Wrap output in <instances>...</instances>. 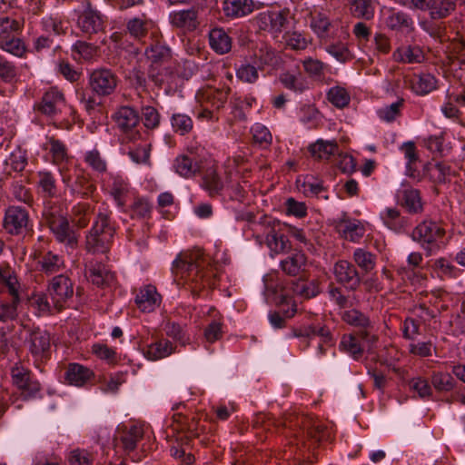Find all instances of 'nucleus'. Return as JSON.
I'll use <instances>...</instances> for the list:
<instances>
[{
	"label": "nucleus",
	"mask_w": 465,
	"mask_h": 465,
	"mask_svg": "<svg viewBox=\"0 0 465 465\" xmlns=\"http://www.w3.org/2000/svg\"><path fill=\"white\" fill-rule=\"evenodd\" d=\"M174 349L172 341L163 338L148 344L143 353L148 360L158 361L170 356Z\"/></svg>",
	"instance_id": "obj_28"
},
{
	"label": "nucleus",
	"mask_w": 465,
	"mask_h": 465,
	"mask_svg": "<svg viewBox=\"0 0 465 465\" xmlns=\"http://www.w3.org/2000/svg\"><path fill=\"white\" fill-rule=\"evenodd\" d=\"M401 150L403 153L404 157L406 159V175L420 181L421 175L417 169V163L419 158L414 143H404L401 147Z\"/></svg>",
	"instance_id": "obj_32"
},
{
	"label": "nucleus",
	"mask_w": 465,
	"mask_h": 465,
	"mask_svg": "<svg viewBox=\"0 0 465 465\" xmlns=\"http://www.w3.org/2000/svg\"><path fill=\"white\" fill-rule=\"evenodd\" d=\"M145 55L153 64H162L171 58V50L163 45H154L145 50Z\"/></svg>",
	"instance_id": "obj_56"
},
{
	"label": "nucleus",
	"mask_w": 465,
	"mask_h": 465,
	"mask_svg": "<svg viewBox=\"0 0 465 465\" xmlns=\"http://www.w3.org/2000/svg\"><path fill=\"white\" fill-rule=\"evenodd\" d=\"M211 47L218 54H225L232 48V40L228 34L222 28H214L209 34Z\"/></svg>",
	"instance_id": "obj_35"
},
{
	"label": "nucleus",
	"mask_w": 465,
	"mask_h": 465,
	"mask_svg": "<svg viewBox=\"0 0 465 465\" xmlns=\"http://www.w3.org/2000/svg\"><path fill=\"white\" fill-rule=\"evenodd\" d=\"M37 188L45 198H53L57 195L56 179L50 171L37 173Z\"/></svg>",
	"instance_id": "obj_34"
},
{
	"label": "nucleus",
	"mask_w": 465,
	"mask_h": 465,
	"mask_svg": "<svg viewBox=\"0 0 465 465\" xmlns=\"http://www.w3.org/2000/svg\"><path fill=\"white\" fill-rule=\"evenodd\" d=\"M30 306L33 307L38 315H45L52 313L55 310L53 306V302H49L46 294L37 293L34 294L29 299Z\"/></svg>",
	"instance_id": "obj_57"
},
{
	"label": "nucleus",
	"mask_w": 465,
	"mask_h": 465,
	"mask_svg": "<svg viewBox=\"0 0 465 465\" xmlns=\"http://www.w3.org/2000/svg\"><path fill=\"white\" fill-rule=\"evenodd\" d=\"M315 336H319L327 346L333 344L330 330L325 325H321L320 323H312L299 329H293L289 335V337H295L305 341Z\"/></svg>",
	"instance_id": "obj_22"
},
{
	"label": "nucleus",
	"mask_w": 465,
	"mask_h": 465,
	"mask_svg": "<svg viewBox=\"0 0 465 465\" xmlns=\"http://www.w3.org/2000/svg\"><path fill=\"white\" fill-rule=\"evenodd\" d=\"M397 203L404 207L409 213H418L422 210L420 192L403 184L396 193Z\"/></svg>",
	"instance_id": "obj_21"
},
{
	"label": "nucleus",
	"mask_w": 465,
	"mask_h": 465,
	"mask_svg": "<svg viewBox=\"0 0 465 465\" xmlns=\"http://www.w3.org/2000/svg\"><path fill=\"white\" fill-rule=\"evenodd\" d=\"M78 25L85 34H97L104 29V19L99 12L88 7L79 16Z\"/></svg>",
	"instance_id": "obj_26"
},
{
	"label": "nucleus",
	"mask_w": 465,
	"mask_h": 465,
	"mask_svg": "<svg viewBox=\"0 0 465 465\" xmlns=\"http://www.w3.org/2000/svg\"><path fill=\"white\" fill-rule=\"evenodd\" d=\"M144 434V426L140 423H132L119 427L116 430L114 440L122 443L125 451L134 450L137 443L142 440Z\"/></svg>",
	"instance_id": "obj_16"
},
{
	"label": "nucleus",
	"mask_w": 465,
	"mask_h": 465,
	"mask_svg": "<svg viewBox=\"0 0 465 465\" xmlns=\"http://www.w3.org/2000/svg\"><path fill=\"white\" fill-rule=\"evenodd\" d=\"M89 279L97 286L110 285L114 281V274L102 262H91L89 266Z\"/></svg>",
	"instance_id": "obj_30"
},
{
	"label": "nucleus",
	"mask_w": 465,
	"mask_h": 465,
	"mask_svg": "<svg viewBox=\"0 0 465 465\" xmlns=\"http://www.w3.org/2000/svg\"><path fill=\"white\" fill-rule=\"evenodd\" d=\"M21 285L15 272L0 264V322L14 321L18 316Z\"/></svg>",
	"instance_id": "obj_2"
},
{
	"label": "nucleus",
	"mask_w": 465,
	"mask_h": 465,
	"mask_svg": "<svg viewBox=\"0 0 465 465\" xmlns=\"http://www.w3.org/2000/svg\"><path fill=\"white\" fill-rule=\"evenodd\" d=\"M43 148L49 152L52 157V163L55 165L63 166L70 159L68 148L65 143L54 138V136H47Z\"/></svg>",
	"instance_id": "obj_27"
},
{
	"label": "nucleus",
	"mask_w": 465,
	"mask_h": 465,
	"mask_svg": "<svg viewBox=\"0 0 465 465\" xmlns=\"http://www.w3.org/2000/svg\"><path fill=\"white\" fill-rule=\"evenodd\" d=\"M152 209L153 205L147 199L136 198L131 205V217L138 219L149 218Z\"/></svg>",
	"instance_id": "obj_58"
},
{
	"label": "nucleus",
	"mask_w": 465,
	"mask_h": 465,
	"mask_svg": "<svg viewBox=\"0 0 465 465\" xmlns=\"http://www.w3.org/2000/svg\"><path fill=\"white\" fill-rule=\"evenodd\" d=\"M92 377L93 371L79 363H70L65 371L67 382L74 386L84 385Z\"/></svg>",
	"instance_id": "obj_31"
},
{
	"label": "nucleus",
	"mask_w": 465,
	"mask_h": 465,
	"mask_svg": "<svg viewBox=\"0 0 465 465\" xmlns=\"http://www.w3.org/2000/svg\"><path fill=\"white\" fill-rule=\"evenodd\" d=\"M292 291L303 298L310 299L318 295L321 292L315 281L299 280L292 284Z\"/></svg>",
	"instance_id": "obj_52"
},
{
	"label": "nucleus",
	"mask_w": 465,
	"mask_h": 465,
	"mask_svg": "<svg viewBox=\"0 0 465 465\" xmlns=\"http://www.w3.org/2000/svg\"><path fill=\"white\" fill-rule=\"evenodd\" d=\"M89 84L96 94L110 95L116 88L117 77L111 70L101 68L94 70L90 74Z\"/></svg>",
	"instance_id": "obj_14"
},
{
	"label": "nucleus",
	"mask_w": 465,
	"mask_h": 465,
	"mask_svg": "<svg viewBox=\"0 0 465 465\" xmlns=\"http://www.w3.org/2000/svg\"><path fill=\"white\" fill-rule=\"evenodd\" d=\"M306 266V256L301 252H295L281 262L282 271L290 275H297Z\"/></svg>",
	"instance_id": "obj_36"
},
{
	"label": "nucleus",
	"mask_w": 465,
	"mask_h": 465,
	"mask_svg": "<svg viewBox=\"0 0 465 465\" xmlns=\"http://www.w3.org/2000/svg\"><path fill=\"white\" fill-rule=\"evenodd\" d=\"M43 215L56 241L64 244L67 248L74 249L78 241L77 234L71 228L69 221L60 206L49 203L45 207Z\"/></svg>",
	"instance_id": "obj_3"
},
{
	"label": "nucleus",
	"mask_w": 465,
	"mask_h": 465,
	"mask_svg": "<svg viewBox=\"0 0 465 465\" xmlns=\"http://www.w3.org/2000/svg\"><path fill=\"white\" fill-rule=\"evenodd\" d=\"M113 118L127 140L135 142L142 139V134L136 130L140 117L134 108L122 106L114 113Z\"/></svg>",
	"instance_id": "obj_11"
},
{
	"label": "nucleus",
	"mask_w": 465,
	"mask_h": 465,
	"mask_svg": "<svg viewBox=\"0 0 465 465\" xmlns=\"http://www.w3.org/2000/svg\"><path fill=\"white\" fill-rule=\"evenodd\" d=\"M264 292L266 295H272V300L279 306H289L288 309L282 308L283 316L280 312H273L269 313V322L274 329L283 328L285 325V319L291 318L296 312L295 304L292 302V297L289 292L281 285L274 284L273 275H265L263 277Z\"/></svg>",
	"instance_id": "obj_5"
},
{
	"label": "nucleus",
	"mask_w": 465,
	"mask_h": 465,
	"mask_svg": "<svg viewBox=\"0 0 465 465\" xmlns=\"http://www.w3.org/2000/svg\"><path fill=\"white\" fill-rule=\"evenodd\" d=\"M107 210H100L93 227L85 238L86 250L93 253H105L112 243L114 229L108 222Z\"/></svg>",
	"instance_id": "obj_4"
},
{
	"label": "nucleus",
	"mask_w": 465,
	"mask_h": 465,
	"mask_svg": "<svg viewBox=\"0 0 465 465\" xmlns=\"http://www.w3.org/2000/svg\"><path fill=\"white\" fill-rule=\"evenodd\" d=\"M384 224L391 230L400 232L407 225V221L396 208H386L381 213Z\"/></svg>",
	"instance_id": "obj_42"
},
{
	"label": "nucleus",
	"mask_w": 465,
	"mask_h": 465,
	"mask_svg": "<svg viewBox=\"0 0 465 465\" xmlns=\"http://www.w3.org/2000/svg\"><path fill=\"white\" fill-rule=\"evenodd\" d=\"M426 172L434 183H446L451 175L450 165L444 163H430L426 166Z\"/></svg>",
	"instance_id": "obj_50"
},
{
	"label": "nucleus",
	"mask_w": 465,
	"mask_h": 465,
	"mask_svg": "<svg viewBox=\"0 0 465 465\" xmlns=\"http://www.w3.org/2000/svg\"><path fill=\"white\" fill-rule=\"evenodd\" d=\"M256 59L245 61L236 70V75L239 80L244 83L252 84L259 78V70Z\"/></svg>",
	"instance_id": "obj_48"
},
{
	"label": "nucleus",
	"mask_w": 465,
	"mask_h": 465,
	"mask_svg": "<svg viewBox=\"0 0 465 465\" xmlns=\"http://www.w3.org/2000/svg\"><path fill=\"white\" fill-rule=\"evenodd\" d=\"M30 219L28 212L20 206H9L5 213L3 227L7 233L19 235L29 229Z\"/></svg>",
	"instance_id": "obj_12"
},
{
	"label": "nucleus",
	"mask_w": 465,
	"mask_h": 465,
	"mask_svg": "<svg viewBox=\"0 0 465 465\" xmlns=\"http://www.w3.org/2000/svg\"><path fill=\"white\" fill-rule=\"evenodd\" d=\"M393 57L398 62L413 64L421 63L424 60L422 50L419 46H403L398 48Z\"/></svg>",
	"instance_id": "obj_41"
},
{
	"label": "nucleus",
	"mask_w": 465,
	"mask_h": 465,
	"mask_svg": "<svg viewBox=\"0 0 465 465\" xmlns=\"http://www.w3.org/2000/svg\"><path fill=\"white\" fill-rule=\"evenodd\" d=\"M251 133L254 143L262 147H267L271 144L272 136L269 129L262 124H254L251 128Z\"/></svg>",
	"instance_id": "obj_60"
},
{
	"label": "nucleus",
	"mask_w": 465,
	"mask_h": 465,
	"mask_svg": "<svg viewBox=\"0 0 465 465\" xmlns=\"http://www.w3.org/2000/svg\"><path fill=\"white\" fill-rule=\"evenodd\" d=\"M170 19L173 25L188 31L194 30L198 25L197 13L194 9L173 12Z\"/></svg>",
	"instance_id": "obj_33"
},
{
	"label": "nucleus",
	"mask_w": 465,
	"mask_h": 465,
	"mask_svg": "<svg viewBox=\"0 0 465 465\" xmlns=\"http://www.w3.org/2000/svg\"><path fill=\"white\" fill-rule=\"evenodd\" d=\"M375 340V336L371 335L368 331H360L357 333L342 335L339 348L342 352L358 360L366 349L371 348Z\"/></svg>",
	"instance_id": "obj_9"
},
{
	"label": "nucleus",
	"mask_w": 465,
	"mask_h": 465,
	"mask_svg": "<svg viewBox=\"0 0 465 465\" xmlns=\"http://www.w3.org/2000/svg\"><path fill=\"white\" fill-rule=\"evenodd\" d=\"M173 168L179 175L184 178L193 177L200 171L197 162H193L186 155L178 156L174 161Z\"/></svg>",
	"instance_id": "obj_46"
},
{
	"label": "nucleus",
	"mask_w": 465,
	"mask_h": 465,
	"mask_svg": "<svg viewBox=\"0 0 465 465\" xmlns=\"http://www.w3.org/2000/svg\"><path fill=\"white\" fill-rule=\"evenodd\" d=\"M384 24L393 31L409 32L413 29V20L410 15L395 8H387L384 12Z\"/></svg>",
	"instance_id": "obj_20"
},
{
	"label": "nucleus",
	"mask_w": 465,
	"mask_h": 465,
	"mask_svg": "<svg viewBox=\"0 0 465 465\" xmlns=\"http://www.w3.org/2000/svg\"><path fill=\"white\" fill-rule=\"evenodd\" d=\"M203 187L212 197L221 193L223 183L214 167H210L204 172L203 175Z\"/></svg>",
	"instance_id": "obj_40"
},
{
	"label": "nucleus",
	"mask_w": 465,
	"mask_h": 465,
	"mask_svg": "<svg viewBox=\"0 0 465 465\" xmlns=\"http://www.w3.org/2000/svg\"><path fill=\"white\" fill-rule=\"evenodd\" d=\"M409 83L411 89L419 95L428 94L437 87L436 78L429 73L413 74Z\"/></svg>",
	"instance_id": "obj_29"
},
{
	"label": "nucleus",
	"mask_w": 465,
	"mask_h": 465,
	"mask_svg": "<svg viewBox=\"0 0 465 465\" xmlns=\"http://www.w3.org/2000/svg\"><path fill=\"white\" fill-rule=\"evenodd\" d=\"M445 234L446 231L441 223L425 220L414 228L411 238L420 244L427 255H431L439 252L445 244Z\"/></svg>",
	"instance_id": "obj_6"
},
{
	"label": "nucleus",
	"mask_w": 465,
	"mask_h": 465,
	"mask_svg": "<svg viewBox=\"0 0 465 465\" xmlns=\"http://www.w3.org/2000/svg\"><path fill=\"white\" fill-rule=\"evenodd\" d=\"M341 317L347 324L361 328L362 331H367V329L371 326L370 318L365 313L354 308L344 310L341 313Z\"/></svg>",
	"instance_id": "obj_38"
},
{
	"label": "nucleus",
	"mask_w": 465,
	"mask_h": 465,
	"mask_svg": "<svg viewBox=\"0 0 465 465\" xmlns=\"http://www.w3.org/2000/svg\"><path fill=\"white\" fill-rule=\"evenodd\" d=\"M338 25L339 22L326 12L315 10L310 14V28L321 40L334 38Z\"/></svg>",
	"instance_id": "obj_13"
},
{
	"label": "nucleus",
	"mask_w": 465,
	"mask_h": 465,
	"mask_svg": "<svg viewBox=\"0 0 465 465\" xmlns=\"http://www.w3.org/2000/svg\"><path fill=\"white\" fill-rule=\"evenodd\" d=\"M5 164L14 172H22L27 165V153L20 147L15 149L5 159Z\"/></svg>",
	"instance_id": "obj_53"
},
{
	"label": "nucleus",
	"mask_w": 465,
	"mask_h": 465,
	"mask_svg": "<svg viewBox=\"0 0 465 465\" xmlns=\"http://www.w3.org/2000/svg\"><path fill=\"white\" fill-rule=\"evenodd\" d=\"M153 23L149 20L145 15H142L141 16L133 17L128 20L126 24L127 32L135 39L143 38Z\"/></svg>",
	"instance_id": "obj_37"
},
{
	"label": "nucleus",
	"mask_w": 465,
	"mask_h": 465,
	"mask_svg": "<svg viewBox=\"0 0 465 465\" xmlns=\"http://www.w3.org/2000/svg\"><path fill=\"white\" fill-rule=\"evenodd\" d=\"M29 351L36 361H44L50 355V336L45 331L36 330L27 340Z\"/></svg>",
	"instance_id": "obj_19"
},
{
	"label": "nucleus",
	"mask_w": 465,
	"mask_h": 465,
	"mask_svg": "<svg viewBox=\"0 0 465 465\" xmlns=\"http://www.w3.org/2000/svg\"><path fill=\"white\" fill-rule=\"evenodd\" d=\"M61 179L71 194L76 197L85 198L92 196L95 186L91 183L89 176L84 170L66 166L59 167Z\"/></svg>",
	"instance_id": "obj_7"
},
{
	"label": "nucleus",
	"mask_w": 465,
	"mask_h": 465,
	"mask_svg": "<svg viewBox=\"0 0 465 465\" xmlns=\"http://www.w3.org/2000/svg\"><path fill=\"white\" fill-rule=\"evenodd\" d=\"M351 9L354 16L364 19H371L374 15V7L371 0H351Z\"/></svg>",
	"instance_id": "obj_55"
},
{
	"label": "nucleus",
	"mask_w": 465,
	"mask_h": 465,
	"mask_svg": "<svg viewBox=\"0 0 465 465\" xmlns=\"http://www.w3.org/2000/svg\"><path fill=\"white\" fill-rule=\"evenodd\" d=\"M141 119L145 128L155 129L160 124V114L158 111L150 105L142 108Z\"/></svg>",
	"instance_id": "obj_64"
},
{
	"label": "nucleus",
	"mask_w": 465,
	"mask_h": 465,
	"mask_svg": "<svg viewBox=\"0 0 465 465\" xmlns=\"http://www.w3.org/2000/svg\"><path fill=\"white\" fill-rule=\"evenodd\" d=\"M286 47L292 50H304L309 42L307 39L297 31L285 32L282 36V41Z\"/></svg>",
	"instance_id": "obj_54"
},
{
	"label": "nucleus",
	"mask_w": 465,
	"mask_h": 465,
	"mask_svg": "<svg viewBox=\"0 0 465 465\" xmlns=\"http://www.w3.org/2000/svg\"><path fill=\"white\" fill-rule=\"evenodd\" d=\"M256 22L259 29L268 31L277 40L287 24V14L285 11L263 12L259 14Z\"/></svg>",
	"instance_id": "obj_15"
},
{
	"label": "nucleus",
	"mask_w": 465,
	"mask_h": 465,
	"mask_svg": "<svg viewBox=\"0 0 465 465\" xmlns=\"http://www.w3.org/2000/svg\"><path fill=\"white\" fill-rule=\"evenodd\" d=\"M161 302V296L153 285L142 287L135 297V303L143 312L154 311Z\"/></svg>",
	"instance_id": "obj_24"
},
{
	"label": "nucleus",
	"mask_w": 465,
	"mask_h": 465,
	"mask_svg": "<svg viewBox=\"0 0 465 465\" xmlns=\"http://www.w3.org/2000/svg\"><path fill=\"white\" fill-rule=\"evenodd\" d=\"M64 105V97L63 93L57 88H51L44 94L41 103L37 105V109L48 116H54L61 111Z\"/></svg>",
	"instance_id": "obj_23"
},
{
	"label": "nucleus",
	"mask_w": 465,
	"mask_h": 465,
	"mask_svg": "<svg viewBox=\"0 0 465 465\" xmlns=\"http://www.w3.org/2000/svg\"><path fill=\"white\" fill-rule=\"evenodd\" d=\"M252 59H256L259 68L264 65L274 67L277 66L280 62V58L275 50L268 45L262 46L258 54H255Z\"/></svg>",
	"instance_id": "obj_51"
},
{
	"label": "nucleus",
	"mask_w": 465,
	"mask_h": 465,
	"mask_svg": "<svg viewBox=\"0 0 465 465\" xmlns=\"http://www.w3.org/2000/svg\"><path fill=\"white\" fill-rule=\"evenodd\" d=\"M353 261L363 272L372 271L376 265V256L364 248H356L353 252Z\"/></svg>",
	"instance_id": "obj_49"
},
{
	"label": "nucleus",
	"mask_w": 465,
	"mask_h": 465,
	"mask_svg": "<svg viewBox=\"0 0 465 465\" xmlns=\"http://www.w3.org/2000/svg\"><path fill=\"white\" fill-rule=\"evenodd\" d=\"M333 273L337 282L351 291L356 290L361 283L358 271L347 261L337 262L333 267Z\"/></svg>",
	"instance_id": "obj_18"
},
{
	"label": "nucleus",
	"mask_w": 465,
	"mask_h": 465,
	"mask_svg": "<svg viewBox=\"0 0 465 465\" xmlns=\"http://www.w3.org/2000/svg\"><path fill=\"white\" fill-rule=\"evenodd\" d=\"M38 270L47 275L58 273L64 269V261L62 256L51 251H37L33 254Z\"/></svg>",
	"instance_id": "obj_17"
},
{
	"label": "nucleus",
	"mask_w": 465,
	"mask_h": 465,
	"mask_svg": "<svg viewBox=\"0 0 465 465\" xmlns=\"http://www.w3.org/2000/svg\"><path fill=\"white\" fill-rule=\"evenodd\" d=\"M73 52L79 55V59H83L84 61H91L97 56L98 48L97 46L92 44L83 41H77L73 45Z\"/></svg>",
	"instance_id": "obj_61"
},
{
	"label": "nucleus",
	"mask_w": 465,
	"mask_h": 465,
	"mask_svg": "<svg viewBox=\"0 0 465 465\" xmlns=\"http://www.w3.org/2000/svg\"><path fill=\"white\" fill-rule=\"evenodd\" d=\"M171 124L174 132L183 135L193 128L192 119L183 114H173L171 118Z\"/></svg>",
	"instance_id": "obj_63"
},
{
	"label": "nucleus",
	"mask_w": 465,
	"mask_h": 465,
	"mask_svg": "<svg viewBox=\"0 0 465 465\" xmlns=\"http://www.w3.org/2000/svg\"><path fill=\"white\" fill-rule=\"evenodd\" d=\"M266 242L271 252L274 253L282 252L289 248L287 238L283 234L274 232L267 235Z\"/></svg>",
	"instance_id": "obj_62"
},
{
	"label": "nucleus",
	"mask_w": 465,
	"mask_h": 465,
	"mask_svg": "<svg viewBox=\"0 0 465 465\" xmlns=\"http://www.w3.org/2000/svg\"><path fill=\"white\" fill-rule=\"evenodd\" d=\"M309 150L312 156L318 159H329L338 152V145L334 141H316L310 145Z\"/></svg>",
	"instance_id": "obj_45"
},
{
	"label": "nucleus",
	"mask_w": 465,
	"mask_h": 465,
	"mask_svg": "<svg viewBox=\"0 0 465 465\" xmlns=\"http://www.w3.org/2000/svg\"><path fill=\"white\" fill-rule=\"evenodd\" d=\"M172 272L175 280H183L193 296L212 285L208 263L201 250L187 251L179 253L173 262Z\"/></svg>",
	"instance_id": "obj_1"
},
{
	"label": "nucleus",
	"mask_w": 465,
	"mask_h": 465,
	"mask_svg": "<svg viewBox=\"0 0 465 465\" xmlns=\"http://www.w3.org/2000/svg\"><path fill=\"white\" fill-rule=\"evenodd\" d=\"M404 100L398 99L396 102L384 105L376 111L378 118L384 123L391 124L401 115Z\"/></svg>",
	"instance_id": "obj_43"
},
{
	"label": "nucleus",
	"mask_w": 465,
	"mask_h": 465,
	"mask_svg": "<svg viewBox=\"0 0 465 465\" xmlns=\"http://www.w3.org/2000/svg\"><path fill=\"white\" fill-rule=\"evenodd\" d=\"M48 294L55 311L64 309L74 295V283L64 274H59L51 280L48 286Z\"/></svg>",
	"instance_id": "obj_10"
},
{
	"label": "nucleus",
	"mask_w": 465,
	"mask_h": 465,
	"mask_svg": "<svg viewBox=\"0 0 465 465\" xmlns=\"http://www.w3.org/2000/svg\"><path fill=\"white\" fill-rule=\"evenodd\" d=\"M339 232L351 242H358L364 234L363 227L357 221L345 220L339 223Z\"/></svg>",
	"instance_id": "obj_47"
},
{
	"label": "nucleus",
	"mask_w": 465,
	"mask_h": 465,
	"mask_svg": "<svg viewBox=\"0 0 465 465\" xmlns=\"http://www.w3.org/2000/svg\"><path fill=\"white\" fill-rule=\"evenodd\" d=\"M281 84L294 93L302 94L309 88L307 80L301 74H292L290 72L282 73L280 75Z\"/></svg>",
	"instance_id": "obj_39"
},
{
	"label": "nucleus",
	"mask_w": 465,
	"mask_h": 465,
	"mask_svg": "<svg viewBox=\"0 0 465 465\" xmlns=\"http://www.w3.org/2000/svg\"><path fill=\"white\" fill-rule=\"evenodd\" d=\"M19 33V22L8 16H0V49L15 56H22L25 46Z\"/></svg>",
	"instance_id": "obj_8"
},
{
	"label": "nucleus",
	"mask_w": 465,
	"mask_h": 465,
	"mask_svg": "<svg viewBox=\"0 0 465 465\" xmlns=\"http://www.w3.org/2000/svg\"><path fill=\"white\" fill-rule=\"evenodd\" d=\"M328 100L336 107L343 108L350 103L351 97L349 93L341 86L331 87L328 94Z\"/></svg>",
	"instance_id": "obj_59"
},
{
	"label": "nucleus",
	"mask_w": 465,
	"mask_h": 465,
	"mask_svg": "<svg viewBox=\"0 0 465 465\" xmlns=\"http://www.w3.org/2000/svg\"><path fill=\"white\" fill-rule=\"evenodd\" d=\"M93 213V205L88 203H79L72 209V221L76 226L84 228L89 223Z\"/></svg>",
	"instance_id": "obj_44"
},
{
	"label": "nucleus",
	"mask_w": 465,
	"mask_h": 465,
	"mask_svg": "<svg viewBox=\"0 0 465 465\" xmlns=\"http://www.w3.org/2000/svg\"><path fill=\"white\" fill-rule=\"evenodd\" d=\"M129 188V183L125 178L118 174H110L106 189L121 209L125 206Z\"/></svg>",
	"instance_id": "obj_25"
}]
</instances>
